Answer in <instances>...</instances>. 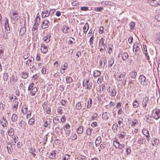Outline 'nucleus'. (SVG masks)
<instances>
[{"label":"nucleus","instance_id":"nucleus-1","mask_svg":"<svg viewBox=\"0 0 160 160\" xmlns=\"http://www.w3.org/2000/svg\"><path fill=\"white\" fill-rule=\"evenodd\" d=\"M113 145L116 149H121L125 147V145L123 144H121L117 139H115L113 141Z\"/></svg>","mask_w":160,"mask_h":160},{"label":"nucleus","instance_id":"nucleus-2","mask_svg":"<svg viewBox=\"0 0 160 160\" xmlns=\"http://www.w3.org/2000/svg\"><path fill=\"white\" fill-rule=\"evenodd\" d=\"M152 116L156 120L159 118H160V110L157 109L153 110L152 111Z\"/></svg>","mask_w":160,"mask_h":160},{"label":"nucleus","instance_id":"nucleus-3","mask_svg":"<svg viewBox=\"0 0 160 160\" xmlns=\"http://www.w3.org/2000/svg\"><path fill=\"white\" fill-rule=\"evenodd\" d=\"M18 80V79L17 77V75L16 73L15 72L13 74V75L10 78V83L12 85H14L15 83L17 82Z\"/></svg>","mask_w":160,"mask_h":160},{"label":"nucleus","instance_id":"nucleus-4","mask_svg":"<svg viewBox=\"0 0 160 160\" xmlns=\"http://www.w3.org/2000/svg\"><path fill=\"white\" fill-rule=\"evenodd\" d=\"M107 91L108 92L110 93V95L112 97H114L116 94V91L114 87H109Z\"/></svg>","mask_w":160,"mask_h":160},{"label":"nucleus","instance_id":"nucleus-5","mask_svg":"<svg viewBox=\"0 0 160 160\" xmlns=\"http://www.w3.org/2000/svg\"><path fill=\"white\" fill-rule=\"evenodd\" d=\"M99 47H104V49L106 50L107 48L106 45V41L103 38H101L99 40Z\"/></svg>","mask_w":160,"mask_h":160},{"label":"nucleus","instance_id":"nucleus-6","mask_svg":"<svg viewBox=\"0 0 160 160\" xmlns=\"http://www.w3.org/2000/svg\"><path fill=\"white\" fill-rule=\"evenodd\" d=\"M42 106L43 109L47 114H50L51 112V109L49 107H48V102H45L42 104Z\"/></svg>","mask_w":160,"mask_h":160},{"label":"nucleus","instance_id":"nucleus-7","mask_svg":"<svg viewBox=\"0 0 160 160\" xmlns=\"http://www.w3.org/2000/svg\"><path fill=\"white\" fill-rule=\"evenodd\" d=\"M19 14V13L18 12H14L12 13V15L10 16V18L13 20L18 21L20 18Z\"/></svg>","mask_w":160,"mask_h":160},{"label":"nucleus","instance_id":"nucleus-8","mask_svg":"<svg viewBox=\"0 0 160 160\" xmlns=\"http://www.w3.org/2000/svg\"><path fill=\"white\" fill-rule=\"evenodd\" d=\"M50 22L48 19H45L42 22V25H41L42 29H45L49 27Z\"/></svg>","mask_w":160,"mask_h":160},{"label":"nucleus","instance_id":"nucleus-9","mask_svg":"<svg viewBox=\"0 0 160 160\" xmlns=\"http://www.w3.org/2000/svg\"><path fill=\"white\" fill-rule=\"evenodd\" d=\"M145 79L146 78L143 75H142L139 76L138 79V81L142 84L144 85L146 84L145 83Z\"/></svg>","mask_w":160,"mask_h":160},{"label":"nucleus","instance_id":"nucleus-10","mask_svg":"<svg viewBox=\"0 0 160 160\" xmlns=\"http://www.w3.org/2000/svg\"><path fill=\"white\" fill-rule=\"evenodd\" d=\"M143 52L145 54L146 58L148 60V62H150V61H149V56L148 55L146 46L143 45Z\"/></svg>","mask_w":160,"mask_h":160},{"label":"nucleus","instance_id":"nucleus-11","mask_svg":"<svg viewBox=\"0 0 160 160\" xmlns=\"http://www.w3.org/2000/svg\"><path fill=\"white\" fill-rule=\"evenodd\" d=\"M50 12H48V10H45L42 12V18H45L48 17L50 15Z\"/></svg>","mask_w":160,"mask_h":160},{"label":"nucleus","instance_id":"nucleus-12","mask_svg":"<svg viewBox=\"0 0 160 160\" xmlns=\"http://www.w3.org/2000/svg\"><path fill=\"white\" fill-rule=\"evenodd\" d=\"M110 114L107 112H103L102 115V118L103 120H106L108 119Z\"/></svg>","mask_w":160,"mask_h":160},{"label":"nucleus","instance_id":"nucleus-13","mask_svg":"<svg viewBox=\"0 0 160 160\" xmlns=\"http://www.w3.org/2000/svg\"><path fill=\"white\" fill-rule=\"evenodd\" d=\"M122 55V58L123 61H125L129 57V56L127 53L126 52H122L121 53Z\"/></svg>","mask_w":160,"mask_h":160},{"label":"nucleus","instance_id":"nucleus-14","mask_svg":"<svg viewBox=\"0 0 160 160\" xmlns=\"http://www.w3.org/2000/svg\"><path fill=\"white\" fill-rule=\"evenodd\" d=\"M26 28L24 26L21 27L20 31H19V34L22 37L23 36L24 34L26 32Z\"/></svg>","mask_w":160,"mask_h":160},{"label":"nucleus","instance_id":"nucleus-15","mask_svg":"<svg viewBox=\"0 0 160 160\" xmlns=\"http://www.w3.org/2000/svg\"><path fill=\"white\" fill-rule=\"evenodd\" d=\"M129 75L131 78L134 79L137 75V73L135 71H133L130 72Z\"/></svg>","mask_w":160,"mask_h":160},{"label":"nucleus","instance_id":"nucleus-16","mask_svg":"<svg viewBox=\"0 0 160 160\" xmlns=\"http://www.w3.org/2000/svg\"><path fill=\"white\" fill-rule=\"evenodd\" d=\"M125 75L126 73L125 72H123L118 77V80L119 81H122L124 78Z\"/></svg>","mask_w":160,"mask_h":160},{"label":"nucleus","instance_id":"nucleus-17","mask_svg":"<svg viewBox=\"0 0 160 160\" xmlns=\"http://www.w3.org/2000/svg\"><path fill=\"white\" fill-rule=\"evenodd\" d=\"M101 74L100 71L97 70H95L94 71L93 76L95 78H96L98 77Z\"/></svg>","mask_w":160,"mask_h":160},{"label":"nucleus","instance_id":"nucleus-18","mask_svg":"<svg viewBox=\"0 0 160 160\" xmlns=\"http://www.w3.org/2000/svg\"><path fill=\"white\" fill-rule=\"evenodd\" d=\"M34 58L33 57H31L27 61L26 63V66L27 65L28 66H31V62H34Z\"/></svg>","mask_w":160,"mask_h":160},{"label":"nucleus","instance_id":"nucleus-19","mask_svg":"<svg viewBox=\"0 0 160 160\" xmlns=\"http://www.w3.org/2000/svg\"><path fill=\"white\" fill-rule=\"evenodd\" d=\"M3 121H1V123L3 127H7V125H8V122L6 120V119L4 118V117H3Z\"/></svg>","mask_w":160,"mask_h":160},{"label":"nucleus","instance_id":"nucleus-20","mask_svg":"<svg viewBox=\"0 0 160 160\" xmlns=\"http://www.w3.org/2000/svg\"><path fill=\"white\" fill-rule=\"evenodd\" d=\"M38 89L37 88L34 87L30 91V94L32 96H34L35 93L37 92Z\"/></svg>","mask_w":160,"mask_h":160},{"label":"nucleus","instance_id":"nucleus-21","mask_svg":"<svg viewBox=\"0 0 160 160\" xmlns=\"http://www.w3.org/2000/svg\"><path fill=\"white\" fill-rule=\"evenodd\" d=\"M92 100L91 98H89V101H88L87 102V108L88 109L90 108L92 106Z\"/></svg>","mask_w":160,"mask_h":160},{"label":"nucleus","instance_id":"nucleus-22","mask_svg":"<svg viewBox=\"0 0 160 160\" xmlns=\"http://www.w3.org/2000/svg\"><path fill=\"white\" fill-rule=\"evenodd\" d=\"M159 143V141L158 139H155L152 143V144L153 146L157 147V146Z\"/></svg>","mask_w":160,"mask_h":160},{"label":"nucleus","instance_id":"nucleus-23","mask_svg":"<svg viewBox=\"0 0 160 160\" xmlns=\"http://www.w3.org/2000/svg\"><path fill=\"white\" fill-rule=\"evenodd\" d=\"M82 108V106L81 105V103L80 102H78L77 103L76 106L75 108L77 110H80Z\"/></svg>","mask_w":160,"mask_h":160},{"label":"nucleus","instance_id":"nucleus-24","mask_svg":"<svg viewBox=\"0 0 160 160\" xmlns=\"http://www.w3.org/2000/svg\"><path fill=\"white\" fill-rule=\"evenodd\" d=\"M139 44L138 43H135L133 45V50L134 48H135V52H136L139 49V47H138V45Z\"/></svg>","mask_w":160,"mask_h":160},{"label":"nucleus","instance_id":"nucleus-25","mask_svg":"<svg viewBox=\"0 0 160 160\" xmlns=\"http://www.w3.org/2000/svg\"><path fill=\"white\" fill-rule=\"evenodd\" d=\"M56 155V151H53L48 156L50 158L54 159Z\"/></svg>","mask_w":160,"mask_h":160},{"label":"nucleus","instance_id":"nucleus-26","mask_svg":"<svg viewBox=\"0 0 160 160\" xmlns=\"http://www.w3.org/2000/svg\"><path fill=\"white\" fill-rule=\"evenodd\" d=\"M114 62V60L113 58H111L108 61V68H110L112 66Z\"/></svg>","mask_w":160,"mask_h":160},{"label":"nucleus","instance_id":"nucleus-27","mask_svg":"<svg viewBox=\"0 0 160 160\" xmlns=\"http://www.w3.org/2000/svg\"><path fill=\"white\" fill-rule=\"evenodd\" d=\"M42 48H41V50L42 52L46 53L48 51V49L47 47L45 46H41Z\"/></svg>","mask_w":160,"mask_h":160},{"label":"nucleus","instance_id":"nucleus-28","mask_svg":"<svg viewBox=\"0 0 160 160\" xmlns=\"http://www.w3.org/2000/svg\"><path fill=\"white\" fill-rule=\"evenodd\" d=\"M50 35L45 36L43 38V40L46 42H49L50 41Z\"/></svg>","mask_w":160,"mask_h":160},{"label":"nucleus","instance_id":"nucleus-29","mask_svg":"<svg viewBox=\"0 0 160 160\" xmlns=\"http://www.w3.org/2000/svg\"><path fill=\"white\" fill-rule=\"evenodd\" d=\"M18 118V116L15 114H13L12 115L11 119L13 122H16Z\"/></svg>","mask_w":160,"mask_h":160},{"label":"nucleus","instance_id":"nucleus-30","mask_svg":"<svg viewBox=\"0 0 160 160\" xmlns=\"http://www.w3.org/2000/svg\"><path fill=\"white\" fill-rule=\"evenodd\" d=\"M89 80V79H85L83 81L82 86L85 87L86 85H87L88 84Z\"/></svg>","mask_w":160,"mask_h":160},{"label":"nucleus","instance_id":"nucleus-31","mask_svg":"<svg viewBox=\"0 0 160 160\" xmlns=\"http://www.w3.org/2000/svg\"><path fill=\"white\" fill-rule=\"evenodd\" d=\"M158 5L156 0H151V5L156 6Z\"/></svg>","mask_w":160,"mask_h":160},{"label":"nucleus","instance_id":"nucleus-32","mask_svg":"<svg viewBox=\"0 0 160 160\" xmlns=\"http://www.w3.org/2000/svg\"><path fill=\"white\" fill-rule=\"evenodd\" d=\"M94 38V36H93L90 38L89 39V42L90 43V46H92V47H93V45Z\"/></svg>","mask_w":160,"mask_h":160},{"label":"nucleus","instance_id":"nucleus-33","mask_svg":"<svg viewBox=\"0 0 160 160\" xmlns=\"http://www.w3.org/2000/svg\"><path fill=\"white\" fill-rule=\"evenodd\" d=\"M35 122V119L32 118H31L29 120L28 123L29 124L32 125L33 124H34Z\"/></svg>","mask_w":160,"mask_h":160},{"label":"nucleus","instance_id":"nucleus-34","mask_svg":"<svg viewBox=\"0 0 160 160\" xmlns=\"http://www.w3.org/2000/svg\"><path fill=\"white\" fill-rule=\"evenodd\" d=\"M18 103H16V104H14L12 105V109L13 110L16 111L18 107Z\"/></svg>","mask_w":160,"mask_h":160},{"label":"nucleus","instance_id":"nucleus-35","mask_svg":"<svg viewBox=\"0 0 160 160\" xmlns=\"http://www.w3.org/2000/svg\"><path fill=\"white\" fill-rule=\"evenodd\" d=\"M125 135L126 133L125 132H121V133L119 134L118 137L119 138L123 139L124 138Z\"/></svg>","mask_w":160,"mask_h":160},{"label":"nucleus","instance_id":"nucleus-36","mask_svg":"<svg viewBox=\"0 0 160 160\" xmlns=\"http://www.w3.org/2000/svg\"><path fill=\"white\" fill-rule=\"evenodd\" d=\"M66 81L67 83H70L72 81V79L71 77L67 76L66 77Z\"/></svg>","mask_w":160,"mask_h":160},{"label":"nucleus","instance_id":"nucleus-37","mask_svg":"<svg viewBox=\"0 0 160 160\" xmlns=\"http://www.w3.org/2000/svg\"><path fill=\"white\" fill-rule=\"evenodd\" d=\"M35 149L34 148H31L29 150V152L30 153H32L33 157L36 156V154L34 153Z\"/></svg>","mask_w":160,"mask_h":160},{"label":"nucleus","instance_id":"nucleus-38","mask_svg":"<svg viewBox=\"0 0 160 160\" xmlns=\"http://www.w3.org/2000/svg\"><path fill=\"white\" fill-rule=\"evenodd\" d=\"M8 77V73H5L3 74V78L4 81H6L7 80Z\"/></svg>","mask_w":160,"mask_h":160},{"label":"nucleus","instance_id":"nucleus-39","mask_svg":"<svg viewBox=\"0 0 160 160\" xmlns=\"http://www.w3.org/2000/svg\"><path fill=\"white\" fill-rule=\"evenodd\" d=\"M100 92H103L104 90H105V86L104 85H102L100 86Z\"/></svg>","mask_w":160,"mask_h":160},{"label":"nucleus","instance_id":"nucleus-40","mask_svg":"<svg viewBox=\"0 0 160 160\" xmlns=\"http://www.w3.org/2000/svg\"><path fill=\"white\" fill-rule=\"evenodd\" d=\"M4 49L2 48H0V58H1L3 55Z\"/></svg>","mask_w":160,"mask_h":160},{"label":"nucleus","instance_id":"nucleus-41","mask_svg":"<svg viewBox=\"0 0 160 160\" xmlns=\"http://www.w3.org/2000/svg\"><path fill=\"white\" fill-rule=\"evenodd\" d=\"M7 26L8 27V28H9V24H8V19L7 18H6L5 23L4 24V27L5 29H7Z\"/></svg>","mask_w":160,"mask_h":160},{"label":"nucleus","instance_id":"nucleus-42","mask_svg":"<svg viewBox=\"0 0 160 160\" xmlns=\"http://www.w3.org/2000/svg\"><path fill=\"white\" fill-rule=\"evenodd\" d=\"M135 23L133 22H131L129 24L130 28L132 30L135 27Z\"/></svg>","mask_w":160,"mask_h":160},{"label":"nucleus","instance_id":"nucleus-43","mask_svg":"<svg viewBox=\"0 0 160 160\" xmlns=\"http://www.w3.org/2000/svg\"><path fill=\"white\" fill-rule=\"evenodd\" d=\"M142 132L147 137L149 135L148 131H142Z\"/></svg>","mask_w":160,"mask_h":160},{"label":"nucleus","instance_id":"nucleus-44","mask_svg":"<svg viewBox=\"0 0 160 160\" xmlns=\"http://www.w3.org/2000/svg\"><path fill=\"white\" fill-rule=\"evenodd\" d=\"M34 84L33 83H32L30 84L28 87V91H31L32 90V88H34Z\"/></svg>","mask_w":160,"mask_h":160},{"label":"nucleus","instance_id":"nucleus-45","mask_svg":"<svg viewBox=\"0 0 160 160\" xmlns=\"http://www.w3.org/2000/svg\"><path fill=\"white\" fill-rule=\"evenodd\" d=\"M28 74L27 72H22V77L24 78H26L28 76Z\"/></svg>","mask_w":160,"mask_h":160},{"label":"nucleus","instance_id":"nucleus-46","mask_svg":"<svg viewBox=\"0 0 160 160\" xmlns=\"http://www.w3.org/2000/svg\"><path fill=\"white\" fill-rule=\"evenodd\" d=\"M11 148H12V145L10 143H8L7 144V149L8 150V152L9 153H10V152H9V149L10 150V152H12L11 150L10 149Z\"/></svg>","mask_w":160,"mask_h":160},{"label":"nucleus","instance_id":"nucleus-47","mask_svg":"<svg viewBox=\"0 0 160 160\" xmlns=\"http://www.w3.org/2000/svg\"><path fill=\"white\" fill-rule=\"evenodd\" d=\"M103 9V8L102 7H100L95 8L94 10L96 11L101 12Z\"/></svg>","mask_w":160,"mask_h":160},{"label":"nucleus","instance_id":"nucleus-48","mask_svg":"<svg viewBox=\"0 0 160 160\" xmlns=\"http://www.w3.org/2000/svg\"><path fill=\"white\" fill-rule=\"evenodd\" d=\"M133 106L135 108H136L138 106V104L137 101L136 100L133 103Z\"/></svg>","mask_w":160,"mask_h":160},{"label":"nucleus","instance_id":"nucleus-49","mask_svg":"<svg viewBox=\"0 0 160 160\" xmlns=\"http://www.w3.org/2000/svg\"><path fill=\"white\" fill-rule=\"evenodd\" d=\"M92 85V83L90 82L87 85L86 89L90 90L91 89Z\"/></svg>","mask_w":160,"mask_h":160},{"label":"nucleus","instance_id":"nucleus-50","mask_svg":"<svg viewBox=\"0 0 160 160\" xmlns=\"http://www.w3.org/2000/svg\"><path fill=\"white\" fill-rule=\"evenodd\" d=\"M98 117V114L96 113L94 114V115L91 118V120H94Z\"/></svg>","mask_w":160,"mask_h":160},{"label":"nucleus","instance_id":"nucleus-51","mask_svg":"<svg viewBox=\"0 0 160 160\" xmlns=\"http://www.w3.org/2000/svg\"><path fill=\"white\" fill-rule=\"evenodd\" d=\"M103 26H101L99 28V32L100 33L102 34L103 33Z\"/></svg>","mask_w":160,"mask_h":160},{"label":"nucleus","instance_id":"nucleus-52","mask_svg":"<svg viewBox=\"0 0 160 160\" xmlns=\"http://www.w3.org/2000/svg\"><path fill=\"white\" fill-rule=\"evenodd\" d=\"M121 120H119L118 122V124L119 126V127H122L123 125V124L122 122V119L121 118Z\"/></svg>","mask_w":160,"mask_h":160},{"label":"nucleus","instance_id":"nucleus-53","mask_svg":"<svg viewBox=\"0 0 160 160\" xmlns=\"http://www.w3.org/2000/svg\"><path fill=\"white\" fill-rule=\"evenodd\" d=\"M97 142H99V143H100L101 142V138L100 137H98V138H97L95 143H97Z\"/></svg>","mask_w":160,"mask_h":160},{"label":"nucleus","instance_id":"nucleus-54","mask_svg":"<svg viewBox=\"0 0 160 160\" xmlns=\"http://www.w3.org/2000/svg\"><path fill=\"white\" fill-rule=\"evenodd\" d=\"M87 28H89V26H88V24L87 23H86L84 26L83 27V30H86L87 29Z\"/></svg>","mask_w":160,"mask_h":160},{"label":"nucleus","instance_id":"nucleus-55","mask_svg":"<svg viewBox=\"0 0 160 160\" xmlns=\"http://www.w3.org/2000/svg\"><path fill=\"white\" fill-rule=\"evenodd\" d=\"M69 155L66 154L65 156L63 157V160H68L69 158Z\"/></svg>","mask_w":160,"mask_h":160},{"label":"nucleus","instance_id":"nucleus-56","mask_svg":"<svg viewBox=\"0 0 160 160\" xmlns=\"http://www.w3.org/2000/svg\"><path fill=\"white\" fill-rule=\"evenodd\" d=\"M77 138V136L76 134H73L71 136V138L72 140H74Z\"/></svg>","mask_w":160,"mask_h":160},{"label":"nucleus","instance_id":"nucleus-57","mask_svg":"<svg viewBox=\"0 0 160 160\" xmlns=\"http://www.w3.org/2000/svg\"><path fill=\"white\" fill-rule=\"evenodd\" d=\"M92 28H91L89 31L87 37H90L92 35Z\"/></svg>","mask_w":160,"mask_h":160},{"label":"nucleus","instance_id":"nucleus-58","mask_svg":"<svg viewBox=\"0 0 160 160\" xmlns=\"http://www.w3.org/2000/svg\"><path fill=\"white\" fill-rule=\"evenodd\" d=\"M155 18L158 21H160V14L156 15Z\"/></svg>","mask_w":160,"mask_h":160},{"label":"nucleus","instance_id":"nucleus-59","mask_svg":"<svg viewBox=\"0 0 160 160\" xmlns=\"http://www.w3.org/2000/svg\"><path fill=\"white\" fill-rule=\"evenodd\" d=\"M149 115H148L145 116V117L144 118V120L147 121V122H149V120H150V119L149 120V118L150 117Z\"/></svg>","mask_w":160,"mask_h":160},{"label":"nucleus","instance_id":"nucleus-60","mask_svg":"<svg viewBox=\"0 0 160 160\" xmlns=\"http://www.w3.org/2000/svg\"><path fill=\"white\" fill-rule=\"evenodd\" d=\"M81 10L82 11H86L88 10V8L87 7H81Z\"/></svg>","mask_w":160,"mask_h":160},{"label":"nucleus","instance_id":"nucleus-61","mask_svg":"<svg viewBox=\"0 0 160 160\" xmlns=\"http://www.w3.org/2000/svg\"><path fill=\"white\" fill-rule=\"evenodd\" d=\"M14 134V131H8V134L10 136H12Z\"/></svg>","mask_w":160,"mask_h":160},{"label":"nucleus","instance_id":"nucleus-62","mask_svg":"<svg viewBox=\"0 0 160 160\" xmlns=\"http://www.w3.org/2000/svg\"><path fill=\"white\" fill-rule=\"evenodd\" d=\"M46 68L43 67L41 70V72L42 74H45L46 72Z\"/></svg>","mask_w":160,"mask_h":160},{"label":"nucleus","instance_id":"nucleus-63","mask_svg":"<svg viewBox=\"0 0 160 160\" xmlns=\"http://www.w3.org/2000/svg\"><path fill=\"white\" fill-rule=\"evenodd\" d=\"M86 157L84 156H81L80 157H79L78 160H85Z\"/></svg>","mask_w":160,"mask_h":160},{"label":"nucleus","instance_id":"nucleus-64","mask_svg":"<svg viewBox=\"0 0 160 160\" xmlns=\"http://www.w3.org/2000/svg\"><path fill=\"white\" fill-rule=\"evenodd\" d=\"M156 42L157 43L160 44V35L156 39Z\"/></svg>","mask_w":160,"mask_h":160}]
</instances>
